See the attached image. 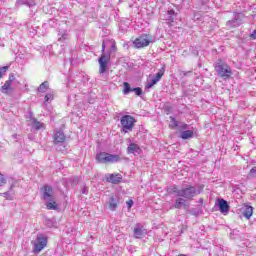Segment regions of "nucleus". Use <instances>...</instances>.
Here are the masks:
<instances>
[{"label":"nucleus","instance_id":"obj_1","mask_svg":"<svg viewBox=\"0 0 256 256\" xmlns=\"http://www.w3.org/2000/svg\"><path fill=\"white\" fill-rule=\"evenodd\" d=\"M203 189H205L204 185H198V186L186 185L184 188H182L181 197H183L184 199H187L188 201H191L193 200V197H197V195H201V193H203Z\"/></svg>","mask_w":256,"mask_h":256},{"label":"nucleus","instance_id":"obj_2","mask_svg":"<svg viewBox=\"0 0 256 256\" xmlns=\"http://www.w3.org/2000/svg\"><path fill=\"white\" fill-rule=\"evenodd\" d=\"M214 67L216 73H218V77H221V79H224L225 81L230 79L231 75H233V70H231V67H229V65L222 60H218Z\"/></svg>","mask_w":256,"mask_h":256},{"label":"nucleus","instance_id":"obj_3","mask_svg":"<svg viewBox=\"0 0 256 256\" xmlns=\"http://www.w3.org/2000/svg\"><path fill=\"white\" fill-rule=\"evenodd\" d=\"M96 161L97 163H118V161H121V157L117 154L100 152L96 155Z\"/></svg>","mask_w":256,"mask_h":256},{"label":"nucleus","instance_id":"obj_4","mask_svg":"<svg viewBox=\"0 0 256 256\" xmlns=\"http://www.w3.org/2000/svg\"><path fill=\"white\" fill-rule=\"evenodd\" d=\"M120 123L122 127V133H127L128 131H133V127H135L136 120L135 117L131 115H124L121 117Z\"/></svg>","mask_w":256,"mask_h":256},{"label":"nucleus","instance_id":"obj_5","mask_svg":"<svg viewBox=\"0 0 256 256\" xmlns=\"http://www.w3.org/2000/svg\"><path fill=\"white\" fill-rule=\"evenodd\" d=\"M109 61H111V55L105 53V41L102 43V55L98 59V63L100 65L99 73L103 74L107 71V65H109Z\"/></svg>","mask_w":256,"mask_h":256},{"label":"nucleus","instance_id":"obj_6","mask_svg":"<svg viewBox=\"0 0 256 256\" xmlns=\"http://www.w3.org/2000/svg\"><path fill=\"white\" fill-rule=\"evenodd\" d=\"M45 247H47V237L43 234H38L36 242L34 243L33 252L36 254L41 253Z\"/></svg>","mask_w":256,"mask_h":256},{"label":"nucleus","instance_id":"obj_7","mask_svg":"<svg viewBox=\"0 0 256 256\" xmlns=\"http://www.w3.org/2000/svg\"><path fill=\"white\" fill-rule=\"evenodd\" d=\"M163 75H165V68H161V70L156 73L154 78H152L151 80H147L145 85V91H149V89H151L154 85H157V83L161 81Z\"/></svg>","mask_w":256,"mask_h":256},{"label":"nucleus","instance_id":"obj_8","mask_svg":"<svg viewBox=\"0 0 256 256\" xmlns=\"http://www.w3.org/2000/svg\"><path fill=\"white\" fill-rule=\"evenodd\" d=\"M15 81H16L15 74H10L8 80L1 87L0 91L5 95H9V92L13 91V88H11V85H13Z\"/></svg>","mask_w":256,"mask_h":256},{"label":"nucleus","instance_id":"obj_9","mask_svg":"<svg viewBox=\"0 0 256 256\" xmlns=\"http://www.w3.org/2000/svg\"><path fill=\"white\" fill-rule=\"evenodd\" d=\"M151 43V39L147 36H140L134 40V47L136 49H142L143 47H149Z\"/></svg>","mask_w":256,"mask_h":256},{"label":"nucleus","instance_id":"obj_10","mask_svg":"<svg viewBox=\"0 0 256 256\" xmlns=\"http://www.w3.org/2000/svg\"><path fill=\"white\" fill-rule=\"evenodd\" d=\"M216 205L220 213H222L223 215H227V213H229V209H231V207L229 206V202H227V200L225 199H218Z\"/></svg>","mask_w":256,"mask_h":256},{"label":"nucleus","instance_id":"obj_11","mask_svg":"<svg viewBox=\"0 0 256 256\" xmlns=\"http://www.w3.org/2000/svg\"><path fill=\"white\" fill-rule=\"evenodd\" d=\"M42 198L44 199V201L55 198L53 187L45 184L42 188Z\"/></svg>","mask_w":256,"mask_h":256},{"label":"nucleus","instance_id":"obj_12","mask_svg":"<svg viewBox=\"0 0 256 256\" xmlns=\"http://www.w3.org/2000/svg\"><path fill=\"white\" fill-rule=\"evenodd\" d=\"M54 145H59L60 143H65V133L62 130H58L55 132L54 136Z\"/></svg>","mask_w":256,"mask_h":256},{"label":"nucleus","instance_id":"obj_13","mask_svg":"<svg viewBox=\"0 0 256 256\" xmlns=\"http://www.w3.org/2000/svg\"><path fill=\"white\" fill-rule=\"evenodd\" d=\"M133 233L136 239H142L145 235V229H143V226L141 224H136Z\"/></svg>","mask_w":256,"mask_h":256},{"label":"nucleus","instance_id":"obj_14","mask_svg":"<svg viewBox=\"0 0 256 256\" xmlns=\"http://www.w3.org/2000/svg\"><path fill=\"white\" fill-rule=\"evenodd\" d=\"M108 183H113V185H117V183H121L123 181V176L121 174H110L108 178H106Z\"/></svg>","mask_w":256,"mask_h":256},{"label":"nucleus","instance_id":"obj_15","mask_svg":"<svg viewBox=\"0 0 256 256\" xmlns=\"http://www.w3.org/2000/svg\"><path fill=\"white\" fill-rule=\"evenodd\" d=\"M181 207H184V209L187 208V199L178 196L174 203V209H181Z\"/></svg>","mask_w":256,"mask_h":256},{"label":"nucleus","instance_id":"obj_16","mask_svg":"<svg viewBox=\"0 0 256 256\" xmlns=\"http://www.w3.org/2000/svg\"><path fill=\"white\" fill-rule=\"evenodd\" d=\"M243 217H245L246 219H251V217L253 216V207L249 206V205H244L241 208Z\"/></svg>","mask_w":256,"mask_h":256},{"label":"nucleus","instance_id":"obj_17","mask_svg":"<svg viewBox=\"0 0 256 256\" xmlns=\"http://www.w3.org/2000/svg\"><path fill=\"white\" fill-rule=\"evenodd\" d=\"M48 202H46V209L49 211H57L59 209V206L57 205V202H55V198L48 199Z\"/></svg>","mask_w":256,"mask_h":256},{"label":"nucleus","instance_id":"obj_18","mask_svg":"<svg viewBox=\"0 0 256 256\" xmlns=\"http://www.w3.org/2000/svg\"><path fill=\"white\" fill-rule=\"evenodd\" d=\"M31 127L32 129H35V131H40V129H45V124L38 121L37 118H32Z\"/></svg>","mask_w":256,"mask_h":256},{"label":"nucleus","instance_id":"obj_19","mask_svg":"<svg viewBox=\"0 0 256 256\" xmlns=\"http://www.w3.org/2000/svg\"><path fill=\"white\" fill-rule=\"evenodd\" d=\"M175 19H177V13L175 12V10L173 9L168 10L166 21H168V23H174Z\"/></svg>","mask_w":256,"mask_h":256},{"label":"nucleus","instance_id":"obj_20","mask_svg":"<svg viewBox=\"0 0 256 256\" xmlns=\"http://www.w3.org/2000/svg\"><path fill=\"white\" fill-rule=\"evenodd\" d=\"M194 133L192 130H184L182 132H180V138L187 140V139H193L194 137Z\"/></svg>","mask_w":256,"mask_h":256},{"label":"nucleus","instance_id":"obj_21","mask_svg":"<svg viewBox=\"0 0 256 256\" xmlns=\"http://www.w3.org/2000/svg\"><path fill=\"white\" fill-rule=\"evenodd\" d=\"M127 151H128V153H132L133 155H135V153H140L141 148L139 147V145H137L135 143H130Z\"/></svg>","mask_w":256,"mask_h":256},{"label":"nucleus","instance_id":"obj_22","mask_svg":"<svg viewBox=\"0 0 256 256\" xmlns=\"http://www.w3.org/2000/svg\"><path fill=\"white\" fill-rule=\"evenodd\" d=\"M117 198H114L113 196L110 197L108 207L110 211H115L117 209Z\"/></svg>","mask_w":256,"mask_h":256},{"label":"nucleus","instance_id":"obj_23","mask_svg":"<svg viewBox=\"0 0 256 256\" xmlns=\"http://www.w3.org/2000/svg\"><path fill=\"white\" fill-rule=\"evenodd\" d=\"M123 94L124 95H129V93H133V88L131 87V84H129V82H124L123 83Z\"/></svg>","mask_w":256,"mask_h":256},{"label":"nucleus","instance_id":"obj_24","mask_svg":"<svg viewBox=\"0 0 256 256\" xmlns=\"http://www.w3.org/2000/svg\"><path fill=\"white\" fill-rule=\"evenodd\" d=\"M49 89V82L45 81L38 87L39 93H45Z\"/></svg>","mask_w":256,"mask_h":256},{"label":"nucleus","instance_id":"obj_25","mask_svg":"<svg viewBox=\"0 0 256 256\" xmlns=\"http://www.w3.org/2000/svg\"><path fill=\"white\" fill-rule=\"evenodd\" d=\"M45 225L46 227H57V222L54 220V219H51V218H46L45 219Z\"/></svg>","mask_w":256,"mask_h":256},{"label":"nucleus","instance_id":"obj_26","mask_svg":"<svg viewBox=\"0 0 256 256\" xmlns=\"http://www.w3.org/2000/svg\"><path fill=\"white\" fill-rule=\"evenodd\" d=\"M182 191H183V189H179V187H177L175 185L172 186V188H171V193H174V195H176V197H181Z\"/></svg>","mask_w":256,"mask_h":256},{"label":"nucleus","instance_id":"obj_27","mask_svg":"<svg viewBox=\"0 0 256 256\" xmlns=\"http://www.w3.org/2000/svg\"><path fill=\"white\" fill-rule=\"evenodd\" d=\"M22 5H27V7H34L36 5L35 0H19Z\"/></svg>","mask_w":256,"mask_h":256},{"label":"nucleus","instance_id":"obj_28","mask_svg":"<svg viewBox=\"0 0 256 256\" xmlns=\"http://www.w3.org/2000/svg\"><path fill=\"white\" fill-rule=\"evenodd\" d=\"M227 27H239V20L233 19L226 23Z\"/></svg>","mask_w":256,"mask_h":256},{"label":"nucleus","instance_id":"obj_29","mask_svg":"<svg viewBox=\"0 0 256 256\" xmlns=\"http://www.w3.org/2000/svg\"><path fill=\"white\" fill-rule=\"evenodd\" d=\"M67 39H69V34L67 32L58 34V41H67Z\"/></svg>","mask_w":256,"mask_h":256},{"label":"nucleus","instance_id":"obj_30","mask_svg":"<svg viewBox=\"0 0 256 256\" xmlns=\"http://www.w3.org/2000/svg\"><path fill=\"white\" fill-rule=\"evenodd\" d=\"M111 43V49L108 52V55H111L112 53H115L117 51V45L115 44V41H110Z\"/></svg>","mask_w":256,"mask_h":256},{"label":"nucleus","instance_id":"obj_31","mask_svg":"<svg viewBox=\"0 0 256 256\" xmlns=\"http://www.w3.org/2000/svg\"><path fill=\"white\" fill-rule=\"evenodd\" d=\"M132 92L135 93L138 97H141L143 95V89L141 87H136L132 89Z\"/></svg>","mask_w":256,"mask_h":256},{"label":"nucleus","instance_id":"obj_32","mask_svg":"<svg viewBox=\"0 0 256 256\" xmlns=\"http://www.w3.org/2000/svg\"><path fill=\"white\" fill-rule=\"evenodd\" d=\"M170 121L173 123L172 129H175V127H179V122L175 120V117L170 116Z\"/></svg>","mask_w":256,"mask_h":256},{"label":"nucleus","instance_id":"obj_33","mask_svg":"<svg viewBox=\"0 0 256 256\" xmlns=\"http://www.w3.org/2000/svg\"><path fill=\"white\" fill-rule=\"evenodd\" d=\"M45 103H49L50 101H53V94L49 93L45 95Z\"/></svg>","mask_w":256,"mask_h":256},{"label":"nucleus","instance_id":"obj_34","mask_svg":"<svg viewBox=\"0 0 256 256\" xmlns=\"http://www.w3.org/2000/svg\"><path fill=\"white\" fill-rule=\"evenodd\" d=\"M7 69H9V66H4V67L0 68V78L3 77V75H5V73H7Z\"/></svg>","mask_w":256,"mask_h":256},{"label":"nucleus","instance_id":"obj_35","mask_svg":"<svg viewBox=\"0 0 256 256\" xmlns=\"http://www.w3.org/2000/svg\"><path fill=\"white\" fill-rule=\"evenodd\" d=\"M199 19H201V13H199V12H194L193 20H194V21H199Z\"/></svg>","mask_w":256,"mask_h":256},{"label":"nucleus","instance_id":"obj_36","mask_svg":"<svg viewBox=\"0 0 256 256\" xmlns=\"http://www.w3.org/2000/svg\"><path fill=\"white\" fill-rule=\"evenodd\" d=\"M179 129H182V131H187L189 129V125L186 123H183L182 125L179 126Z\"/></svg>","mask_w":256,"mask_h":256},{"label":"nucleus","instance_id":"obj_37","mask_svg":"<svg viewBox=\"0 0 256 256\" xmlns=\"http://www.w3.org/2000/svg\"><path fill=\"white\" fill-rule=\"evenodd\" d=\"M88 194H89V188L87 186H83L82 195H88Z\"/></svg>","mask_w":256,"mask_h":256},{"label":"nucleus","instance_id":"obj_38","mask_svg":"<svg viewBox=\"0 0 256 256\" xmlns=\"http://www.w3.org/2000/svg\"><path fill=\"white\" fill-rule=\"evenodd\" d=\"M5 183V177H3V174L0 173V187H2V185H5Z\"/></svg>","mask_w":256,"mask_h":256},{"label":"nucleus","instance_id":"obj_39","mask_svg":"<svg viewBox=\"0 0 256 256\" xmlns=\"http://www.w3.org/2000/svg\"><path fill=\"white\" fill-rule=\"evenodd\" d=\"M250 177H256V167H253L251 170H250Z\"/></svg>","mask_w":256,"mask_h":256},{"label":"nucleus","instance_id":"obj_40","mask_svg":"<svg viewBox=\"0 0 256 256\" xmlns=\"http://www.w3.org/2000/svg\"><path fill=\"white\" fill-rule=\"evenodd\" d=\"M126 205H127L128 209H131V207H133V200H128L126 202Z\"/></svg>","mask_w":256,"mask_h":256},{"label":"nucleus","instance_id":"obj_41","mask_svg":"<svg viewBox=\"0 0 256 256\" xmlns=\"http://www.w3.org/2000/svg\"><path fill=\"white\" fill-rule=\"evenodd\" d=\"M252 39H256V29L251 34Z\"/></svg>","mask_w":256,"mask_h":256},{"label":"nucleus","instance_id":"obj_42","mask_svg":"<svg viewBox=\"0 0 256 256\" xmlns=\"http://www.w3.org/2000/svg\"><path fill=\"white\" fill-rule=\"evenodd\" d=\"M189 73H191V71H189V72H183V76H184V77H187V75H189Z\"/></svg>","mask_w":256,"mask_h":256},{"label":"nucleus","instance_id":"obj_43","mask_svg":"<svg viewBox=\"0 0 256 256\" xmlns=\"http://www.w3.org/2000/svg\"><path fill=\"white\" fill-rule=\"evenodd\" d=\"M198 203H200V205H203V198H199Z\"/></svg>","mask_w":256,"mask_h":256},{"label":"nucleus","instance_id":"obj_44","mask_svg":"<svg viewBox=\"0 0 256 256\" xmlns=\"http://www.w3.org/2000/svg\"><path fill=\"white\" fill-rule=\"evenodd\" d=\"M73 183H75V184L79 183V179H78V178H75V179L73 180Z\"/></svg>","mask_w":256,"mask_h":256},{"label":"nucleus","instance_id":"obj_45","mask_svg":"<svg viewBox=\"0 0 256 256\" xmlns=\"http://www.w3.org/2000/svg\"><path fill=\"white\" fill-rule=\"evenodd\" d=\"M12 137H13L14 139H17V134H14Z\"/></svg>","mask_w":256,"mask_h":256},{"label":"nucleus","instance_id":"obj_46","mask_svg":"<svg viewBox=\"0 0 256 256\" xmlns=\"http://www.w3.org/2000/svg\"><path fill=\"white\" fill-rule=\"evenodd\" d=\"M29 117H30V118L33 117V113L30 112V113H29Z\"/></svg>","mask_w":256,"mask_h":256},{"label":"nucleus","instance_id":"obj_47","mask_svg":"<svg viewBox=\"0 0 256 256\" xmlns=\"http://www.w3.org/2000/svg\"><path fill=\"white\" fill-rule=\"evenodd\" d=\"M179 256H187V255H185V254H180Z\"/></svg>","mask_w":256,"mask_h":256},{"label":"nucleus","instance_id":"obj_48","mask_svg":"<svg viewBox=\"0 0 256 256\" xmlns=\"http://www.w3.org/2000/svg\"><path fill=\"white\" fill-rule=\"evenodd\" d=\"M13 83H19V82H17V80H15Z\"/></svg>","mask_w":256,"mask_h":256}]
</instances>
